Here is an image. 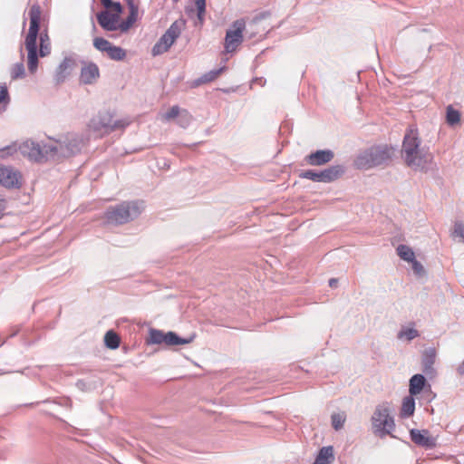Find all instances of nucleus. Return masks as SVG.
Here are the masks:
<instances>
[{"label":"nucleus","mask_w":464,"mask_h":464,"mask_svg":"<svg viewBox=\"0 0 464 464\" xmlns=\"http://www.w3.org/2000/svg\"><path fill=\"white\" fill-rule=\"evenodd\" d=\"M105 345L110 349H116L120 345V337L113 331H108L104 336Z\"/></svg>","instance_id":"obj_25"},{"label":"nucleus","mask_w":464,"mask_h":464,"mask_svg":"<svg viewBox=\"0 0 464 464\" xmlns=\"http://www.w3.org/2000/svg\"><path fill=\"white\" fill-rule=\"evenodd\" d=\"M372 430L377 435H392L395 431V421L392 409L388 403L378 405L372 416Z\"/></svg>","instance_id":"obj_6"},{"label":"nucleus","mask_w":464,"mask_h":464,"mask_svg":"<svg viewBox=\"0 0 464 464\" xmlns=\"http://www.w3.org/2000/svg\"><path fill=\"white\" fill-rule=\"evenodd\" d=\"M39 53L42 57L47 56L51 53V44L47 34H41L40 35Z\"/></svg>","instance_id":"obj_27"},{"label":"nucleus","mask_w":464,"mask_h":464,"mask_svg":"<svg viewBox=\"0 0 464 464\" xmlns=\"http://www.w3.org/2000/svg\"><path fill=\"white\" fill-rule=\"evenodd\" d=\"M97 20L99 24L107 31H115L119 29L120 16L118 14L102 11L97 14Z\"/></svg>","instance_id":"obj_14"},{"label":"nucleus","mask_w":464,"mask_h":464,"mask_svg":"<svg viewBox=\"0 0 464 464\" xmlns=\"http://www.w3.org/2000/svg\"><path fill=\"white\" fill-rule=\"evenodd\" d=\"M150 339L151 343H165V333L160 330L152 329L150 331Z\"/></svg>","instance_id":"obj_29"},{"label":"nucleus","mask_w":464,"mask_h":464,"mask_svg":"<svg viewBox=\"0 0 464 464\" xmlns=\"http://www.w3.org/2000/svg\"><path fill=\"white\" fill-rule=\"evenodd\" d=\"M397 254L401 259L407 262H411L413 259H415V254L413 250L405 245H400L397 247Z\"/></svg>","instance_id":"obj_23"},{"label":"nucleus","mask_w":464,"mask_h":464,"mask_svg":"<svg viewBox=\"0 0 464 464\" xmlns=\"http://www.w3.org/2000/svg\"><path fill=\"white\" fill-rule=\"evenodd\" d=\"M127 5L130 11V14L138 16L139 7L138 5L135 4L134 0H127Z\"/></svg>","instance_id":"obj_42"},{"label":"nucleus","mask_w":464,"mask_h":464,"mask_svg":"<svg viewBox=\"0 0 464 464\" xmlns=\"http://www.w3.org/2000/svg\"><path fill=\"white\" fill-rule=\"evenodd\" d=\"M223 69H218V70H216V71H211L210 72H208V74H205L203 77H202V81L204 82H210V81H213L214 79H216L219 73L221 72Z\"/></svg>","instance_id":"obj_41"},{"label":"nucleus","mask_w":464,"mask_h":464,"mask_svg":"<svg viewBox=\"0 0 464 464\" xmlns=\"http://www.w3.org/2000/svg\"><path fill=\"white\" fill-rule=\"evenodd\" d=\"M446 120L449 125L454 126L460 121V113L459 111L452 108V106L447 107Z\"/></svg>","instance_id":"obj_26"},{"label":"nucleus","mask_w":464,"mask_h":464,"mask_svg":"<svg viewBox=\"0 0 464 464\" xmlns=\"http://www.w3.org/2000/svg\"><path fill=\"white\" fill-rule=\"evenodd\" d=\"M337 284H338V281L335 278H332V279L329 280V285L331 287H336Z\"/></svg>","instance_id":"obj_46"},{"label":"nucleus","mask_w":464,"mask_h":464,"mask_svg":"<svg viewBox=\"0 0 464 464\" xmlns=\"http://www.w3.org/2000/svg\"><path fill=\"white\" fill-rule=\"evenodd\" d=\"M345 420L346 415L344 412L334 413L332 415V425L334 428V430H339L343 427Z\"/></svg>","instance_id":"obj_30"},{"label":"nucleus","mask_w":464,"mask_h":464,"mask_svg":"<svg viewBox=\"0 0 464 464\" xmlns=\"http://www.w3.org/2000/svg\"><path fill=\"white\" fill-rule=\"evenodd\" d=\"M343 172V168L340 165H336L331 166L322 171L305 170L300 174V177L314 182H331L338 179Z\"/></svg>","instance_id":"obj_11"},{"label":"nucleus","mask_w":464,"mask_h":464,"mask_svg":"<svg viewBox=\"0 0 464 464\" xmlns=\"http://www.w3.org/2000/svg\"><path fill=\"white\" fill-rule=\"evenodd\" d=\"M18 150V147L14 144V145H11V146H7L5 148H4L3 150H1V153H2V156H5V155H13L14 152H16Z\"/></svg>","instance_id":"obj_43"},{"label":"nucleus","mask_w":464,"mask_h":464,"mask_svg":"<svg viewBox=\"0 0 464 464\" xmlns=\"http://www.w3.org/2000/svg\"><path fill=\"white\" fill-rule=\"evenodd\" d=\"M137 19L138 16L129 14L128 17L121 24H119V30H121V32H127L137 21Z\"/></svg>","instance_id":"obj_33"},{"label":"nucleus","mask_w":464,"mask_h":464,"mask_svg":"<svg viewBox=\"0 0 464 464\" xmlns=\"http://www.w3.org/2000/svg\"><path fill=\"white\" fill-rule=\"evenodd\" d=\"M89 142L84 133H68L57 140H50L47 150L53 153V160L68 158L79 153Z\"/></svg>","instance_id":"obj_2"},{"label":"nucleus","mask_w":464,"mask_h":464,"mask_svg":"<svg viewBox=\"0 0 464 464\" xmlns=\"http://www.w3.org/2000/svg\"><path fill=\"white\" fill-rule=\"evenodd\" d=\"M30 27L25 38L24 45L28 52L27 66L31 73H34L38 67L37 45L36 40L39 32L41 20V8L38 5L31 6L29 11Z\"/></svg>","instance_id":"obj_3"},{"label":"nucleus","mask_w":464,"mask_h":464,"mask_svg":"<svg viewBox=\"0 0 464 464\" xmlns=\"http://www.w3.org/2000/svg\"><path fill=\"white\" fill-rule=\"evenodd\" d=\"M435 351L431 348L425 350L423 358H422V365L423 370L426 373H429L432 371V365L435 362Z\"/></svg>","instance_id":"obj_21"},{"label":"nucleus","mask_w":464,"mask_h":464,"mask_svg":"<svg viewBox=\"0 0 464 464\" xmlns=\"http://www.w3.org/2000/svg\"><path fill=\"white\" fill-rule=\"evenodd\" d=\"M453 237H459V241L464 243V225L461 222H456L452 232Z\"/></svg>","instance_id":"obj_36"},{"label":"nucleus","mask_w":464,"mask_h":464,"mask_svg":"<svg viewBox=\"0 0 464 464\" xmlns=\"http://www.w3.org/2000/svg\"><path fill=\"white\" fill-rule=\"evenodd\" d=\"M4 209H5L4 202L2 200H0V217L2 216Z\"/></svg>","instance_id":"obj_49"},{"label":"nucleus","mask_w":464,"mask_h":464,"mask_svg":"<svg viewBox=\"0 0 464 464\" xmlns=\"http://www.w3.org/2000/svg\"><path fill=\"white\" fill-rule=\"evenodd\" d=\"M111 45V43L102 37H96L93 40V46L102 53H106Z\"/></svg>","instance_id":"obj_32"},{"label":"nucleus","mask_w":464,"mask_h":464,"mask_svg":"<svg viewBox=\"0 0 464 464\" xmlns=\"http://www.w3.org/2000/svg\"><path fill=\"white\" fill-rule=\"evenodd\" d=\"M419 336V332L414 328H402L397 334V338L400 340L411 341Z\"/></svg>","instance_id":"obj_28"},{"label":"nucleus","mask_w":464,"mask_h":464,"mask_svg":"<svg viewBox=\"0 0 464 464\" xmlns=\"http://www.w3.org/2000/svg\"><path fill=\"white\" fill-rule=\"evenodd\" d=\"M410 435L414 436V435H422V434L420 433V431L419 430L412 429L410 431Z\"/></svg>","instance_id":"obj_47"},{"label":"nucleus","mask_w":464,"mask_h":464,"mask_svg":"<svg viewBox=\"0 0 464 464\" xmlns=\"http://www.w3.org/2000/svg\"><path fill=\"white\" fill-rule=\"evenodd\" d=\"M49 142L41 145L34 140H26L18 146L20 153L30 160L42 161L53 160V153L47 150Z\"/></svg>","instance_id":"obj_8"},{"label":"nucleus","mask_w":464,"mask_h":464,"mask_svg":"<svg viewBox=\"0 0 464 464\" xmlns=\"http://www.w3.org/2000/svg\"><path fill=\"white\" fill-rule=\"evenodd\" d=\"M401 158L409 168L420 171L427 170L432 161V154L427 148L421 147V140L415 126L409 127L404 135Z\"/></svg>","instance_id":"obj_1"},{"label":"nucleus","mask_w":464,"mask_h":464,"mask_svg":"<svg viewBox=\"0 0 464 464\" xmlns=\"http://www.w3.org/2000/svg\"><path fill=\"white\" fill-rule=\"evenodd\" d=\"M191 121V115L186 111L182 110L178 117V123L183 127L186 128Z\"/></svg>","instance_id":"obj_37"},{"label":"nucleus","mask_w":464,"mask_h":464,"mask_svg":"<svg viewBox=\"0 0 464 464\" xmlns=\"http://www.w3.org/2000/svg\"><path fill=\"white\" fill-rule=\"evenodd\" d=\"M181 23L176 21L169 26V28L153 46L152 54L154 56L161 54L169 49L176 39L179 36L181 33Z\"/></svg>","instance_id":"obj_10"},{"label":"nucleus","mask_w":464,"mask_h":464,"mask_svg":"<svg viewBox=\"0 0 464 464\" xmlns=\"http://www.w3.org/2000/svg\"><path fill=\"white\" fill-rule=\"evenodd\" d=\"M193 339L194 336H189L188 338H181L178 336L174 332L165 333V344L169 346L188 344L190 343Z\"/></svg>","instance_id":"obj_18"},{"label":"nucleus","mask_w":464,"mask_h":464,"mask_svg":"<svg viewBox=\"0 0 464 464\" xmlns=\"http://www.w3.org/2000/svg\"><path fill=\"white\" fill-rule=\"evenodd\" d=\"M142 206L136 201L122 202L106 211L105 217L109 223L124 224L136 218L142 211Z\"/></svg>","instance_id":"obj_7"},{"label":"nucleus","mask_w":464,"mask_h":464,"mask_svg":"<svg viewBox=\"0 0 464 464\" xmlns=\"http://www.w3.org/2000/svg\"><path fill=\"white\" fill-rule=\"evenodd\" d=\"M261 21V17H255L250 24H249V27L251 29V32L249 33V38H253L256 36V34H257V29H258V24L259 22Z\"/></svg>","instance_id":"obj_38"},{"label":"nucleus","mask_w":464,"mask_h":464,"mask_svg":"<svg viewBox=\"0 0 464 464\" xmlns=\"http://www.w3.org/2000/svg\"><path fill=\"white\" fill-rule=\"evenodd\" d=\"M414 395H409L403 398L400 415L402 418H407L411 416L415 411V400L413 398Z\"/></svg>","instance_id":"obj_19"},{"label":"nucleus","mask_w":464,"mask_h":464,"mask_svg":"<svg viewBox=\"0 0 464 464\" xmlns=\"http://www.w3.org/2000/svg\"><path fill=\"white\" fill-rule=\"evenodd\" d=\"M426 380L423 375L421 374H415L410 379V394L411 395H417L419 394L424 385H425Z\"/></svg>","instance_id":"obj_20"},{"label":"nucleus","mask_w":464,"mask_h":464,"mask_svg":"<svg viewBox=\"0 0 464 464\" xmlns=\"http://www.w3.org/2000/svg\"><path fill=\"white\" fill-rule=\"evenodd\" d=\"M101 1H102V4L103 5V6L106 8H111V6L113 4L112 0H101Z\"/></svg>","instance_id":"obj_45"},{"label":"nucleus","mask_w":464,"mask_h":464,"mask_svg":"<svg viewBox=\"0 0 464 464\" xmlns=\"http://www.w3.org/2000/svg\"><path fill=\"white\" fill-rule=\"evenodd\" d=\"M100 77V70L94 63H84L81 69L80 82L83 84H93Z\"/></svg>","instance_id":"obj_13"},{"label":"nucleus","mask_w":464,"mask_h":464,"mask_svg":"<svg viewBox=\"0 0 464 464\" xmlns=\"http://www.w3.org/2000/svg\"><path fill=\"white\" fill-rule=\"evenodd\" d=\"M76 65V60L72 56L65 57L55 69L53 74L54 82L57 84L63 82L75 69Z\"/></svg>","instance_id":"obj_12"},{"label":"nucleus","mask_w":464,"mask_h":464,"mask_svg":"<svg viewBox=\"0 0 464 464\" xmlns=\"http://www.w3.org/2000/svg\"><path fill=\"white\" fill-rule=\"evenodd\" d=\"M393 152V149L387 145L374 146L361 153L355 163L359 169H368L389 161Z\"/></svg>","instance_id":"obj_5"},{"label":"nucleus","mask_w":464,"mask_h":464,"mask_svg":"<svg viewBox=\"0 0 464 464\" xmlns=\"http://www.w3.org/2000/svg\"><path fill=\"white\" fill-rule=\"evenodd\" d=\"M111 9L114 12L113 14H118L119 16L122 13V6L120 2H113Z\"/></svg>","instance_id":"obj_44"},{"label":"nucleus","mask_w":464,"mask_h":464,"mask_svg":"<svg viewBox=\"0 0 464 464\" xmlns=\"http://www.w3.org/2000/svg\"><path fill=\"white\" fill-rule=\"evenodd\" d=\"M334 152L331 150H319L306 157L308 164L321 166L330 162L334 159Z\"/></svg>","instance_id":"obj_16"},{"label":"nucleus","mask_w":464,"mask_h":464,"mask_svg":"<svg viewBox=\"0 0 464 464\" xmlns=\"http://www.w3.org/2000/svg\"><path fill=\"white\" fill-rule=\"evenodd\" d=\"M24 75V66L23 63H17L14 65L12 72H11V77L12 79H18L22 78Z\"/></svg>","instance_id":"obj_35"},{"label":"nucleus","mask_w":464,"mask_h":464,"mask_svg":"<svg viewBox=\"0 0 464 464\" xmlns=\"http://www.w3.org/2000/svg\"><path fill=\"white\" fill-rule=\"evenodd\" d=\"M105 53L114 61H122L126 57L125 50L112 44Z\"/></svg>","instance_id":"obj_22"},{"label":"nucleus","mask_w":464,"mask_h":464,"mask_svg":"<svg viewBox=\"0 0 464 464\" xmlns=\"http://www.w3.org/2000/svg\"><path fill=\"white\" fill-rule=\"evenodd\" d=\"M129 124L127 119L114 121L109 112L99 113L90 121L84 134L89 137V140L92 138L98 139L116 130L124 129Z\"/></svg>","instance_id":"obj_4"},{"label":"nucleus","mask_w":464,"mask_h":464,"mask_svg":"<svg viewBox=\"0 0 464 464\" xmlns=\"http://www.w3.org/2000/svg\"><path fill=\"white\" fill-rule=\"evenodd\" d=\"M182 110L177 105L172 106L168 111L161 114L160 118L162 121H169L175 118H178Z\"/></svg>","instance_id":"obj_31"},{"label":"nucleus","mask_w":464,"mask_h":464,"mask_svg":"<svg viewBox=\"0 0 464 464\" xmlns=\"http://www.w3.org/2000/svg\"><path fill=\"white\" fill-rule=\"evenodd\" d=\"M195 5L198 10V20L199 24H202L204 21V14L206 12V0H196Z\"/></svg>","instance_id":"obj_34"},{"label":"nucleus","mask_w":464,"mask_h":464,"mask_svg":"<svg viewBox=\"0 0 464 464\" xmlns=\"http://www.w3.org/2000/svg\"><path fill=\"white\" fill-rule=\"evenodd\" d=\"M411 263L412 270L416 275L421 276L424 274V267L418 260L413 259Z\"/></svg>","instance_id":"obj_40"},{"label":"nucleus","mask_w":464,"mask_h":464,"mask_svg":"<svg viewBox=\"0 0 464 464\" xmlns=\"http://www.w3.org/2000/svg\"><path fill=\"white\" fill-rule=\"evenodd\" d=\"M246 29V22L244 19L234 21L231 27L227 30L224 48L227 53L235 52L244 40L243 33Z\"/></svg>","instance_id":"obj_9"},{"label":"nucleus","mask_w":464,"mask_h":464,"mask_svg":"<svg viewBox=\"0 0 464 464\" xmlns=\"http://www.w3.org/2000/svg\"><path fill=\"white\" fill-rule=\"evenodd\" d=\"M83 385H84V383H83V382H82V381H79V382H77V386H78L80 389H83Z\"/></svg>","instance_id":"obj_50"},{"label":"nucleus","mask_w":464,"mask_h":464,"mask_svg":"<svg viewBox=\"0 0 464 464\" xmlns=\"http://www.w3.org/2000/svg\"><path fill=\"white\" fill-rule=\"evenodd\" d=\"M412 441L419 447L430 449L436 445L435 437H411Z\"/></svg>","instance_id":"obj_24"},{"label":"nucleus","mask_w":464,"mask_h":464,"mask_svg":"<svg viewBox=\"0 0 464 464\" xmlns=\"http://www.w3.org/2000/svg\"><path fill=\"white\" fill-rule=\"evenodd\" d=\"M9 102V95L6 86L0 85V105L4 104L5 106Z\"/></svg>","instance_id":"obj_39"},{"label":"nucleus","mask_w":464,"mask_h":464,"mask_svg":"<svg viewBox=\"0 0 464 464\" xmlns=\"http://www.w3.org/2000/svg\"><path fill=\"white\" fill-rule=\"evenodd\" d=\"M334 459V449L332 446L323 447L314 464H331Z\"/></svg>","instance_id":"obj_17"},{"label":"nucleus","mask_w":464,"mask_h":464,"mask_svg":"<svg viewBox=\"0 0 464 464\" xmlns=\"http://www.w3.org/2000/svg\"><path fill=\"white\" fill-rule=\"evenodd\" d=\"M458 372H459L460 374H463V373H464V360H463V362L459 366V368H458Z\"/></svg>","instance_id":"obj_48"},{"label":"nucleus","mask_w":464,"mask_h":464,"mask_svg":"<svg viewBox=\"0 0 464 464\" xmlns=\"http://www.w3.org/2000/svg\"><path fill=\"white\" fill-rule=\"evenodd\" d=\"M19 173L12 168L0 165V183L6 188L19 186Z\"/></svg>","instance_id":"obj_15"}]
</instances>
